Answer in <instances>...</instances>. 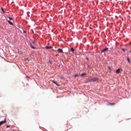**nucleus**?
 <instances>
[{
    "mask_svg": "<svg viewBox=\"0 0 131 131\" xmlns=\"http://www.w3.org/2000/svg\"><path fill=\"white\" fill-rule=\"evenodd\" d=\"M122 50L124 51H125V49H124L122 48Z\"/></svg>",
    "mask_w": 131,
    "mask_h": 131,
    "instance_id": "f3484780",
    "label": "nucleus"
},
{
    "mask_svg": "<svg viewBox=\"0 0 131 131\" xmlns=\"http://www.w3.org/2000/svg\"><path fill=\"white\" fill-rule=\"evenodd\" d=\"M8 18H9V19L10 20H12L13 19V18L12 17H8Z\"/></svg>",
    "mask_w": 131,
    "mask_h": 131,
    "instance_id": "f8f14e48",
    "label": "nucleus"
},
{
    "mask_svg": "<svg viewBox=\"0 0 131 131\" xmlns=\"http://www.w3.org/2000/svg\"><path fill=\"white\" fill-rule=\"evenodd\" d=\"M86 59L88 61H89V58H86Z\"/></svg>",
    "mask_w": 131,
    "mask_h": 131,
    "instance_id": "a211bd4d",
    "label": "nucleus"
},
{
    "mask_svg": "<svg viewBox=\"0 0 131 131\" xmlns=\"http://www.w3.org/2000/svg\"><path fill=\"white\" fill-rule=\"evenodd\" d=\"M120 69H118L116 71V73H118L120 72Z\"/></svg>",
    "mask_w": 131,
    "mask_h": 131,
    "instance_id": "0eeeda50",
    "label": "nucleus"
},
{
    "mask_svg": "<svg viewBox=\"0 0 131 131\" xmlns=\"http://www.w3.org/2000/svg\"><path fill=\"white\" fill-rule=\"evenodd\" d=\"M6 122V121L5 119L4 121H1L0 122V123L1 125H2L4 123H5Z\"/></svg>",
    "mask_w": 131,
    "mask_h": 131,
    "instance_id": "7ed1b4c3",
    "label": "nucleus"
},
{
    "mask_svg": "<svg viewBox=\"0 0 131 131\" xmlns=\"http://www.w3.org/2000/svg\"><path fill=\"white\" fill-rule=\"evenodd\" d=\"M108 49V48H104L103 50L101 52H106L107 51Z\"/></svg>",
    "mask_w": 131,
    "mask_h": 131,
    "instance_id": "f03ea898",
    "label": "nucleus"
},
{
    "mask_svg": "<svg viewBox=\"0 0 131 131\" xmlns=\"http://www.w3.org/2000/svg\"><path fill=\"white\" fill-rule=\"evenodd\" d=\"M49 62H50V64H51V62H50V61H49Z\"/></svg>",
    "mask_w": 131,
    "mask_h": 131,
    "instance_id": "412c9836",
    "label": "nucleus"
},
{
    "mask_svg": "<svg viewBox=\"0 0 131 131\" xmlns=\"http://www.w3.org/2000/svg\"><path fill=\"white\" fill-rule=\"evenodd\" d=\"M115 104V103H111L110 104V105H114Z\"/></svg>",
    "mask_w": 131,
    "mask_h": 131,
    "instance_id": "2eb2a0df",
    "label": "nucleus"
},
{
    "mask_svg": "<svg viewBox=\"0 0 131 131\" xmlns=\"http://www.w3.org/2000/svg\"><path fill=\"white\" fill-rule=\"evenodd\" d=\"M78 75L77 74H76V75H74V77H76L78 76Z\"/></svg>",
    "mask_w": 131,
    "mask_h": 131,
    "instance_id": "dca6fc26",
    "label": "nucleus"
},
{
    "mask_svg": "<svg viewBox=\"0 0 131 131\" xmlns=\"http://www.w3.org/2000/svg\"><path fill=\"white\" fill-rule=\"evenodd\" d=\"M30 46L33 49H35V48L34 47V46H33L32 45V44H30Z\"/></svg>",
    "mask_w": 131,
    "mask_h": 131,
    "instance_id": "9b49d317",
    "label": "nucleus"
},
{
    "mask_svg": "<svg viewBox=\"0 0 131 131\" xmlns=\"http://www.w3.org/2000/svg\"><path fill=\"white\" fill-rule=\"evenodd\" d=\"M71 50L73 52V53L74 51V49L73 48H71Z\"/></svg>",
    "mask_w": 131,
    "mask_h": 131,
    "instance_id": "1a4fd4ad",
    "label": "nucleus"
},
{
    "mask_svg": "<svg viewBox=\"0 0 131 131\" xmlns=\"http://www.w3.org/2000/svg\"><path fill=\"white\" fill-rule=\"evenodd\" d=\"M98 80V79L96 78H93L89 80L88 82H93L96 81Z\"/></svg>",
    "mask_w": 131,
    "mask_h": 131,
    "instance_id": "f257e3e1",
    "label": "nucleus"
},
{
    "mask_svg": "<svg viewBox=\"0 0 131 131\" xmlns=\"http://www.w3.org/2000/svg\"><path fill=\"white\" fill-rule=\"evenodd\" d=\"M10 127V126H9V125H8L7 126V128H8V127Z\"/></svg>",
    "mask_w": 131,
    "mask_h": 131,
    "instance_id": "aec40b11",
    "label": "nucleus"
},
{
    "mask_svg": "<svg viewBox=\"0 0 131 131\" xmlns=\"http://www.w3.org/2000/svg\"><path fill=\"white\" fill-rule=\"evenodd\" d=\"M58 50L59 52L60 53H62L63 52L62 49L59 48L58 49Z\"/></svg>",
    "mask_w": 131,
    "mask_h": 131,
    "instance_id": "39448f33",
    "label": "nucleus"
},
{
    "mask_svg": "<svg viewBox=\"0 0 131 131\" xmlns=\"http://www.w3.org/2000/svg\"><path fill=\"white\" fill-rule=\"evenodd\" d=\"M24 32L25 33L26 32V31H24Z\"/></svg>",
    "mask_w": 131,
    "mask_h": 131,
    "instance_id": "6ab92c4d",
    "label": "nucleus"
},
{
    "mask_svg": "<svg viewBox=\"0 0 131 131\" xmlns=\"http://www.w3.org/2000/svg\"><path fill=\"white\" fill-rule=\"evenodd\" d=\"M8 21L10 24L12 25H14V24H13V23L10 21L9 20H8Z\"/></svg>",
    "mask_w": 131,
    "mask_h": 131,
    "instance_id": "6e6552de",
    "label": "nucleus"
},
{
    "mask_svg": "<svg viewBox=\"0 0 131 131\" xmlns=\"http://www.w3.org/2000/svg\"><path fill=\"white\" fill-rule=\"evenodd\" d=\"M127 60L128 61V62H130V61L129 59V58L128 57L127 58Z\"/></svg>",
    "mask_w": 131,
    "mask_h": 131,
    "instance_id": "ddd939ff",
    "label": "nucleus"
},
{
    "mask_svg": "<svg viewBox=\"0 0 131 131\" xmlns=\"http://www.w3.org/2000/svg\"><path fill=\"white\" fill-rule=\"evenodd\" d=\"M52 82L53 83H54L55 84H56L57 86H59L60 85V84H58L57 83H56L55 81H54L53 80H52Z\"/></svg>",
    "mask_w": 131,
    "mask_h": 131,
    "instance_id": "423d86ee",
    "label": "nucleus"
},
{
    "mask_svg": "<svg viewBox=\"0 0 131 131\" xmlns=\"http://www.w3.org/2000/svg\"><path fill=\"white\" fill-rule=\"evenodd\" d=\"M45 48L46 49H51L52 48V47L51 46H46L45 47Z\"/></svg>",
    "mask_w": 131,
    "mask_h": 131,
    "instance_id": "20e7f679",
    "label": "nucleus"
},
{
    "mask_svg": "<svg viewBox=\"0 0 131 131\" xmlns=\"http://www.w3.org/2000/svg\"><path fill=\"white\" fill-rule=\"evenodd\" d=\"M85 75H86V74L85 73H83L82 74H81V76L82 77V76H83Z\"/></svg>",
    "mask_w": 131,
    "mask_h": 131,
    "instance_id": "9d476101",
    "label": "nucleus"
},
{
    "mask_svg": "<svg viewBox=\"0 0 131 131\" xmlns=\"http://www.w3.org/2000/svg\"><path fill=\"white\" fill-rule=\"evenodd\" d=\"M130 73H131V71H130Z\"/></svg>",
    "mask_w": 131,
    "mask_h": 131,
    "instance_id": "4be33fe9",
    "label": "nucleus"
},
{
    "mask_svg": "<svg viewBox=\"0 0 131 131\" xmlns=\"http://www.w3.org/2000/svg\"><path fill=\"white\" fill-rule=\"evenodd\" d=\"M2 11H3V13H4V9L2 8Z\"/></svg>",
    "mask_w": 131,
    "mask_h": 131,
    "instance_id": "4468645a",
    "label": "nucleus"
}]
</instances>
